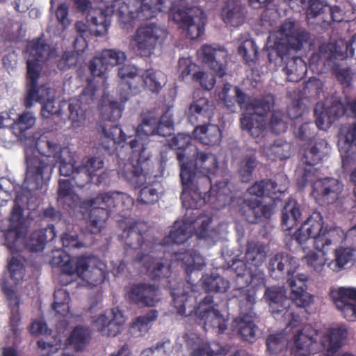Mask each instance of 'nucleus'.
I'll return each instance as SVG.
<instances>
[{
  "label": "nucleus",
  "instance_id": "f257e3e1",
  "mask_svg": "<svg viewBox=\"0 0 356 356\" xmlns=\"http://www.w3.org/2000/svg\"><path fill=\"white\" fill-rule=\"evenodd\" d=\"M118 76L121 79L120 87L124 94L120 95L121 103L111 101L102 111L104 122L102 126L101 145L109 154L116 155L119 164L118 174L128 182L139 184L145 181L147 177H162L167 161L165 157L161 155L157 170H154L153 162L145 155L144 144L137 136L127 143L126 134L116 124L122 116L123 104L133 95L132 80L138 76V69L134 65H124L119 68Z\"/></svg>",
  "mask_w": 356,
  "mask_h": 356
},
{
  "label": "nucleus",
  "instance_id": "f03ea898",
  "mask_svg": "<svg viewBox=\"0 0 356 356\" xmlns=\"http://www.w3.org/2000/svg\"><path fill=\"white\" fill-rule=\"evenodd\" d=\"M192 141L191 136L179 133L180 198L187 212L191 210V214L200 215L198 208L205 204L202 194L207 189L209 195L218 198L229 195L231 175L227 172L219 175L217 156L211 152H200Z\"/></svg>",
  "mask_w": 356,
  "mask_h": 356
},
{
  "label": "nucleus",
  "instance_id": "7ed1b4c3",
  "mask_svg": "<svg viewBox=\"0 0 356 356\" xmlns=\"http://www.w3.org/2000/svg\"><path fill=\"white\" fill-rule=\"evenodd\" d=\"M298 266L297 260L289 254L280 252L273 257L268 265L270 277L280 280L286 276L291 292L290 298H287L282 289L271 287L267 288L264 293L273 317L288 320V326L292 328L298 327L302 321L299 314L294 311V307L305 308L313 300L312 296L307 292V275L293 276Z\"/></svg>",
  "mask_w": 356,
  "mask_h": 356
},
{
  "label": "nucleus",
  "instance_id": "20e7f679",
  "mask_svg": "<svg viewBox=\"0 0 356 356\" xmlns=\"http://www.w3.org/2000/svg\"><path fill=\"white\" fill-rule=\"evenodd\" d=\"M178 220H175L173 225L169 227V231L161 242L154 238L147 239L146 224L137 222L132 218H125L119 220V227L122 230L120 238L124 241L125 248L134 250L140 249L142 252L138 253L135 261L143 263L146 273L151 280H159L168 278L171 275V262L166 258V254L170 257L177 256V252L170 253L168 247L178 243Z\"/></svg>",
  "mask_w": 356,
  "mask_h": 356
},
{
  "label": "nucleus",
  "instance_id": "39448f33",
  "mask_svg": "<svg viewBox=\"0 0 356 356\" xmlns=\"http://www.w3.org/2000/svg\"><path fill=\"white\" fill-rule=\"evenodd\" d=\"M64 150L58 143L41 136L35 142L33 154H26V172L24 187L31 191L41 189L44 181L49 179L56 163H60V175L71 178L79 165L74 159L67 162L62 158L61 153Z\"/></svg>",
  "mask_w": 356,
  "mask_h": 356
},
{
  "label": "nucleus",
  "instance_id": "423d86ee",
  "mask_svg": "<svg viewBox=\"0 0 356 356\" xmlns=\"http://www.w3.org/2000/svg\"><path fill=\"white\" fill-rule=\"evenodd\" d=\"M58 56L56 46H26V92L24 105L26 108H31L35 102L42 103L49 99L50 88L46 84L38 86V79L42 65Z\"/></svg>",
  "mask_w": 356,
  "mask_h": 356
},
{
  "label": "nucleus",
  "instance_id": "0eeeda50",
  "mask_svg": "<svg viewBox=\"0 0 356 356\" xmlns=\"http://www.w3.org/2000/svg\"><path fill=\"white\" fill-rule=\"evenodd\" d=\"M95 202L98 203L97 207L90 211L87 222V229L92 234H97L102 231L112 213L124 217V220L128 218L127 216L134 205L132 197L118 191L99 193L95 200L88 204L91 206Z\"/></svg>",
  "mask_w": 356,
  "mask_h": 356
},
{
  "label": "nucleus",
  "instance_id": "6e6552de",
  "mask_svg": "<svg viewBox=\"0 0 356 356\" xmlns=\"http://www.w3.org/2000/svg\"><path fill=\"white\" fill-rule=\"evenodd\" d=\"M238 105L246 111L240 118L241 127L253 138L259 137L265 130L266 117L273 109L275 97L270 93L257 97H248L241 88H236Z\"/></svg>",
  "mask_w": 356,
  "mask_h": 356
},
{
  "label": "nucleus",
  "instance_id": "1a4fd4ad",
  "mask_svg": "<svg viewBox=\"0 0 356 356\" xmlns=\"http://www.w3.org/2000/svg\"><path fill=\"white\" fill-rule=\"evenodd\" d=\"M195 298L188 293L179 295V316L194 318L195 322L202 325L207 330L210 327L218 333H223L227 329V319L217 309L218 304L212 296H207L195 305Z\"/></svg>",
  "mask_w": 356,
  "mask_h": 356
},
{
  "label": "nucleus",
  "instance_id": "9d476101",
  "mask_svg": "<svg viewBox=\"0 0 356 356\" xmlns=\"http://www.w3.org/2000/svg\"><path fill=\"white\" fill-rule=\"evenodd\" d=\"M318 47V52L314 53L309 60L310 66L319 73L330 71L341 84L349 86L352 81L350 70L341 68L340 63L354 56L353 46Z\"/></svg>",
  "mask_w": 356,
  "mask_h": 356
},
{
  "label": "nucleus",
  "instance_id": "9b49d317",
  "mask_svg": "<svg viewBox=\"0 0 356 356\" xmlns=\"http://www.w3.org/2000/svg\"><path fill=\"white\" fill-rule=\"evenodd\" d=\"M214 110L213 102L205 97L199 98L191 104L188 121L192 124H198L193 131V140H197L205 145L220 143L222 138L221 131L218 125L211 123Z\"/></svg>",
  "mask_w": 356,
  "mask_h": 356
},
{
  "label": "nucleus",
  "instance_id": "f8f14e48",
  "mask_svg": "<svg viewBox=\"0 0 356 356\" xmlns=\"http://www.w3.org/2000/svg\"><path fill=\"white\" fill-rule=\"evenodd\" d=\"M323 218L320 212H313L301 227L290 237L291 242L295 241L302 246L308 239H314L316 250H323L333 243L339 241L341 236L335 227L327 229L323 227Z\"/></svg>",
  "mask_w": 356,
  "mask_h": 356
},
{
  "label": "nucleus",
  "instance_id": "ddd939ff",
  "mask_svg": "<svg viewBox=\"0 0 356 356\" xmlns=\"http://www.w3.org/2000/svg\"><path fill=\"white\" fill-rule=\"evenodd\" d=\"M297 185L304 189L309 183H312V195L320 204H333L339 199L343 185L336 179L317 178V169L313 165H306L298 170Z\"/></svg>",
  "mask_w": 356,
  "mask_h": 356
},
{
  "label": "nucleus",
  "instance_id": "4468645a",
  "mask_svg": "<svg viewBox=\"0 0 356 356\" xmlns=\"http://www.w3.org/2000/svg\"><path fill=\"white\" fill-rule=\"evenodd\" d=\"M163 0H137L131 8L127 3H120L118 15L123 29L133 28L135 22L148 20L155 17L163 10Z\"/></svg>",
  "mask_w": 356,
  "mask_h": 356
},
{
  "label": "nucleus",
  "instance_id": "2eb2a0df",
  "mask_svg": "<svg viewBox=\"0 0 356 356\" xmlns=\"http://www.w3.org/2000/svg\"><path fill=\"white\" fill-rule=\"evenodd\" d=\"M313 40L312 34L292 17L286 18L268 38L273 44H314Z\"/></svg>",
  "mask_w": 356,
  "mask_h": 356
},
{
  "label": "nucleus",
  "instance_id": "dca6fc26",
  "mask_svg": "<svg viewBox=\"0 0 356 356\" xmlns=\"http://www.w3.org/2000/svg\"><path fill=\"white\" fill-rule=\"evenodd\" d=\"M73 3L78 12L86 15L91 33L97 36H103L107 33L109 19L114 13L113 6H106L105 9H98L92 7L90 0H73Z\"/></svg>",
  "mask_w": 356,
  "mask_h": 356
},
{
  "label": "nucleus",
  "instance_id": "f3484780",
  "mask_svg": "<svg viewBox=\"0 0 356 356\" xmlns=\"http://www.w3.org/2000/svg\"><path fill=\"white\" fill-rule=\"evenodd\" d=\"M24 231V209L15 201L9 218L0 219V233L4 237L8 246H10L22 236Z\"/></svg>",
  "mask_w": 356,
  "mask_h": 356
},
{
  "label": "nucleus",
  "instance_id": "a211bd4d",
  "mask_svg": "<svg viewBox=\"0 0 356 356\" xmlns=\"http://www.w3.org/2000/svg\"><path fill=\"white\" fill-rule=\"evenodd\" d=\"M140 118L141 123L136 132L141 131L147 136L159 135L166 137L171 136L174 131L172 118L165 115L159 118L153 111H147L142 113Z\"/></svg>",
  "mask_w": 356,
  "mask_h": 356
},
{
  "label": "nucleus",
  "instance_id": "6ab92c4d",
  "mask_svg": "<svg viewBox=\"0 0 356 356\" xmlns=\"http://www.w3.org/2000/svg\"><path fill=\"white\" fill-rule=\"evenodd\" d=\"M124 322L123 314L118 308H113L94 317L92 326L102 336L113 337L120 333Z\"/></svg>",
  "mask_w": 356,
  "mask_h": 356
},
{
  "label": "nucleus",
  "instance_id": "aec40b11",
  "mask_svg": "<svg viewBox=\"0 0 356 356\" xmlns=\"http://www.w3.org/2000/svg\"><path fill=\"white\" fill-rule=\"evenodd\" d=\"M330 298L348 321H356V288L339 287L331 289Z\"/></svg>",
  "mask_w": 356,
  "mask_h": 356
},
{
  "label": "nucleus",
  "instance_id": "412c9836",
  "mask_svg": "<svg viewBox=\"0 0 356 356\" xmlns=\"http://www.w3.org/2000/svg\"><path fill=\"white\" fill-rule=\"evenodd\" d=\"M318 331L306 325L298 330L293 336L291 353L293 356H309L317 350Z\"/></svg>",
  "mask_w": 356,
  "mask_h": 356
},
{
  "label": "nucleus",
  "instance_id": "4be33fe9",
  "mask_svg": "<svg viewBox=\"0 0 356 356\" xmlns=\"http://www.w3.org/2000/svg\"><path fill=\"white\" fill-rule=\"evenodd\" d=\"M126 297L130 303L139 307H154L159 300V288L151 284H134Z\"/></svg>",
  "mask_w": 356,
  "mask_h": 356
},
{
  "label": "nucleus",
  "instance_id": "5701e85b",
  "mask_svg": "<svg viewBox=\"0 0 356 356\" xmlns=\"http://www.w3.org/2000/svg\"><path fill=\"white\" fill-rule=\"evenodd\" d=\"M97 88L92 83L83 89L78 97H72L69 103V119L72 123L81 122L86 119V112L89 104L95 99Z\"/></svg>",
  "mask_w": 356,
  "mask_h": 356
},
{
  "label": "nucleus",
  "instance_id": "b1692460",
  "mask_svg": "<svg viewBox=\"0 0 356 356\" xmlns=\"http://www.w3.org/2000/svg\"><path fill=\"white\" fill-rule=\"evenodd\" d=\"M206 24L207 16L203 10L193 8L183 16L179 10V28H186V37L191 40H197L204 35Z\"/></svg>",
  "mask_w": 356,
  "mask_h": 356
},
{
  "label": "nucleus",
  "instance_id": "393cba45",
  "mask_svg": "<svg viewBox=\"0 0 356 356\" xmlns=\"http://www.w3.org/2000/svg\"><path fill=\"white\" fill-rule=\"evenodd\" d=\"M89 260L85 256L72 257L65 252L57 251L52 257L51 264L60 267L65 274L82 277L89 268Z\"/></svg>",
  "mask_w": 356,
  "mask_h": 356
},
{
  "label": "nucleus",
  "instance_id": "a878e982",
  "mask_svg": "<svg viewBox=\"0 0 356 356\" xmlns=\"http://www.w3.org/2000/svg\"><path fill=\"white\" fill-rule=\"evenodd\" d=\"M239 213L250 224L258 223L263 218L268 219L273 213V207L269 204H262L257 199H244L239 206Z\"/></svg>",
  "mask_w": 356,
  "mask_h": 356
},
{
  "label": "nucleus",
  "instance_id": "bb28decb",
  "mask_svg": "<svg viewBox=\"0 0 356 356\" xmlns=\"http://www.w3.org/2000/svg\"><path fill=\"white\" fill-rule=\"evenodd\" d=\"M256 318L255 312H250V314H240L232 321L233 330L242 340L250 343L254 342L259 333V329L254 323Z\"/></svg>",
  "mask_w": 356,
  "mask_h": 356
},
{
  "label": "nucleus",
  "instance_id": "cd10ccee",
  "mask_svg": "<svg viewBox=\"0 0 356 356\" xmlns=\"http://www.w3.org/2000/svg\"><path fill=\"white\" fill-rule=\"evenodd\" d=\"M218 49L213 48V46H202L198 51L202 62L207 65L217 76L223 77L226 74V67L222 63L220 57L225 59L227 53L224 49V46H218Z\"/></svg>",
  "mask_w": 356,
  "mask_h": 356
},
{
  "label": "nucleus",
  "instance_id": "c85d7f7f",
  "mask_svg": "<svg viewBox=\"0 0 356 356\" xmlns=\"http://www.w3.org/2000/svg\"><path fill=\"white\" fill-rule=\"evenodd\" d=\"M345 113V106L340 101L333 102L327 108H325L322 104L318 103L314 108L316 125L318 129H323L325 122L331 124Z\"/></svg>",
  "mask_w": 356,
  "mask_h": 356
},
{
  "label": "nucleus",
  "instance_id": "c756f323",
  "mask_svg": "<svg viewBox=\"0 0 356 356\" xmlns=\"http://www.w3.org/2000/svg\"><path fill=\"white\" fill-rule=\"evenodd\" d=\"M167 37V32L163 28L150 24L139 26L132 40L137 44L148 43L149 44H161Z\"/></svg>",
  "mask_w": 356,
  "mask_h": 356
},
{
  "label": "nucleus",
  "instance_id": "7c9ffc66",
  "mask_svg": "<svg viewBox=\"0 0 356 356\" xmlns=\"http://www.w3.org/2000/svg\"><path fill=\"white\" fill-rule=\"evenodd\" d=\"M54 225H48L44 229L35 230L25 240V246L31 252L42 251L45 244L56 237Z\"/></svg>",
  "mask_w": 356,
  "mask_h": 356
},
{
  "label": "nucleus",
  "instance_id": "2f4dec72",
  "mask_svg": "<svg viewBox=\"0 0 356 356\" xmlns=\"http://www.w3.org/2000/svg\"><path fill=\"white\" fill-rule=\"evenodd\" d=\"M302 210L300 204L294 199H289L282 210L281 225L282 229L289 231L300 220Z\"/></svg>",
  "mask_w": 356,
  "mask_h": 356
},
{
  "label": "nucleus",
  "instance_id": "473e14b6",
  "mask_svg": "<svg viewBox=\"0 0 356 356\" xmlns=\"http://www.w3.org/2000/svg\"><path fill=\"white\" fill-rule=\"evenodd\" d=\"M248 193L258 197L266 196L273 200L280 198L284 193L275 181L270 179H264L256 181L248 188Z\"/></svg>",
  "mask_w": 356,
  "mask_h": 356
},
{
  "label": "nucleus",
  "instance_id": "72a5a7b5",
  "mask_svg": "<svg viewBox=\"0 0 356 356\" xmlns=\"http://www.w3.org/2000/svg\"><path fill=\"white\" fill-rule=\"evenodd\" d=\"M223 22L232 26H238L243 23L245 14L242 5L235 0H229L222 9Z\"/></svg>",
  "mask_w": 356,
  "mask_h": 356
},
{
  "label": "nucleus",
  "instance_id": "f704fd0d",
  "mask_svg": "<svg viewBox=\"0 0 356 356\" xmlns=\"http://www.w3.org/2000/svg\"><path fill=\"white\" fill-rule=\"evenodd\" d=\"M284 64H286L284 71L289 81L298 82L307 72L306 63L300 56L291 57L289 55Z\"/></svg>",
  "mask_w": 356,
  "mask_h": 356
},
{
  "label": "nucleus",
  "instance_id": "c9c22d12",
  "mask_svg": "<svg viewBox=\"0 0 356 356\" xmlns=\"http://www.w3.org/2000/svg\"><path fill=\"white\" fill-rule=\"evenodd\" d=\"M303 46H264V52L267 54L268 61L276 66H281L287 60L291 51L297 52Z\"/></svg>",
  "mask_w": 356,
  "mask_h": 356
},
{
  "label": "nucleus",
  "instance_id": "e433bc0d",
  "mask_svg": "<svg viewBox=\"0 0 356 356\" xmlns=\"http://www.w3.org/2000/svg\"><path fill=\"white\" fill-rule=\"evenodd\" d=\"M356 261V250L350 248H339L334 251V259L327 266L334 272H339L349 264Z\"/></svg>",
  "mask_w": 356,
  "mask_h": 356
},
{
  "label": "nucleus",
  "instance_id": "4c0bfd02",
  "mask_svg": "<svg viewBox=\"0 0 356 356\" xmlns=\"http://www.w3.org/2000/svg\"><path fill=\"white\" fill-rule=\"evenodd\" d=\"M259 163L255 149H250L243 155L238 168V174L243 182L248 183L251 181L253 172Z\"/></svg>",
  "mask_w": 356,
  "mask_h": 356
},
{
  "label": "nucleus",
  "instance_id": "58836bf2",
  "mask_svg": "<svg viewBox=\"0 0 356 356\" xmlns=\"http://www.w3.org/2000/svg\"><path fill=\"white\" fill-rule=\"evenodd\" d=\"M91 339L89 327L82 325L76 326L67 339V344L70 345L76 351L83 350Z\"/></svg>",
  "mask_w": 356,
  "mask_h": 356
},
{
  "label": "nucleus",
  "instance_id": "ea45409f",
  "mask_svg": "<svg viewBox=\"0 0 356 356\" xmlns=\"http://www.w3.org/2000/svg\"><path fill=\"white\" fill-rule=\"evenodd\" d=\"M8 300V306L10 309V327L14 334L18 332V326L21 321L19 312L20 298L15 291L6 289L4 291Z\"/></svg>",
  "mask_w": 356,
  "mask_h": 356
},
{
  "label": "nucleus",
  "instance_id": "a19ab883",
  "mask_svg": "<svg viewBox=\"0 0 356 356\" xmlns=\"http://www.w3.org/2000/svg\"><path fill=\"white\" fill-rule=\"evenodd\" d=\"M234 296L239 302L240 314H250L254 312L256 291L253 287H241L235 290Z\"/></svg>",
  "mask_w": 356,
  "mask_h": 356
},
{
  "label": "nucleus",
  "instance_id": "79ce46f5",
  "mask_svg": "<svg viewBox=\"0 0 356 356\" xmlns=\"http://www.w3.org/2000/svg\"><path fill=\"white\" fill-rule=\"evenodd\" d=\"M266 257V252L262 244L255 241H248L246 245L245 261L247 264L254 267L262 265Z\"/></svg>",
  "mask_w": 356,
  "mask_h": 356
},
{
  "label": "nucleus",
  "instance_id": "37998d69",
  "mask_svg": "<svg viewBox=\"0 0 356 356\" xmlns=\"http://www.w3.org/2000/svg\"><path fill=\"white\" fill-rule=\"evenodd\" d=\"M327 143L324 140L311 143L309 146L304 149L302 157V163L306 165L315 166L323 157V149L326 147Z\"/></svg>",
  "mask_w": 356,
  "mask_h": 356
},
{
  "label": "nucleus",
  "instance_id": "c03bdc74",
  "mask_svg": "<svg viewBox=\"0 0 356 356\" xmlns=\"http://www.w3.org/2000/svg\"><path fill=\"white\" fill-rule=\"evenodd\" d=\"M202 287L207 292L225 293L229 288V282L218 275H204L202 277Z\"/></svg>",
  "mask_w": 356,
  "mask_h": 356
},
{
  "label": "nucleus",
  "instance_id": "a18cd8bd",
  "mask_svg": "<svg viewBox=\"0 0 356 356\" xmlns=\"http://www.w3.org/2000/svg\"><path fill=\"white\" fill-rule=\"evenodd\" d=\"M184 337L186 339L187 346L192 350L191 356H217L220 355L219 351L216 352L212 350L209 343H200L201 339L196 334H191V337L186 334Z\"/></svg>",
  "mask_w": 356,
  "mask_h": 356
},
{
  "label": "nucleus",
  "instance_id": "49530a36",
  "mask_svg": "<svg viewBox=\"0 0 356 356\" xmlns=\"http://www.w3.org/2000/svg\"><path fill=\"white\" fill-rule=\"evenodd\" d=\"M348 329L345 325H339L329 330L327 351L329 353L337 352L348 337Z\"/></svg>",
  "mask_w": 356,
  "mask_h": 356
},
{
  "label": "nucleus",
  "instance_id": "de8ad7c7",
  "mask_svg": "<svg viewBox=\"0 0 356 356\" xmlns=\"http://www.w3.org/2000/svg\"><path fill=\"white\" fill-rule=\"evenodd\" d=\"M95 200V197L90 198L89 200H81L79 196L75 193L66 195L63 197L61 200L60 198L57 199L58 203L60 206H61L65 210H71L76 209L77 208L83 209H93L95 207H97L98 203H94L92 205H89L88 203Z\"/></svg>",
  "mask_w": 356,
  "mask_h": 356
},
{
  "label": "nucleus",
  "instance_id": "09e8293b",
  "mask_svg": "<svg viewBox=\"0 0 356 356\" xmlns=\"http://www.w3.org/2000/svg\"><path fill=\"white\" fill-rule=\"evenodd\" d=\"M289 145L282 140H277L273 144L269 146H265L263 152L266 154L267 159L270 161L285 160L290 156V154L287 149Z\"/></svg>",
  "mask_w": 356,
  "mask_h": 356
},
{
  "label": "nucleus",
  "instance_id": "8fccbe9b",
  "mask_svg": "<svg viewBox=\"0 0 356 356\" xmlns=\"http://www.w3.org/2000/svg\"><path fill=\"white\" fill-rule=\"evenodd\" d=\"M158 312L152 309L143 316H140L131 324V329L139 332V335H143L148 332L152 323L157 319Z\"/></svg>",
  "mask_w": 356,
  "mask_h": 356
},
{
  "label": "nucleus",
  "instance_id": "3c124183",
  "mask_svg": "<svg viewBox=\"0 0 356 356\" xmlns=\"http://www.w3.org/2000/svg\"><path fill=\"white\" fill-rule=\"evenodd\" d=\"M236 88H240L233 87L230 83H224L222 91L218 93L219 99L231 112L235 111L236 103L238 104Z\"/></svg>",
  "mask_w": 356,
  "mask_h": 356
},
{
  "label": "nucleus",
  "instance_id": "603ef678",
  "mask_svg": "<svg viewBox=\"0 0 356 356\" xmlns=\"http://www.w3.org/2000/svg\"><path fill=\"white\" fill-rule=\"evenodd\" d=\"M320 252H309L305 257L307 264L317 273L321 274L325 270L326 263L325 254L328 247L323 250H318Z\"/></svg>",
  "mask_w": 356,
  "mask_h": 356
},
{
  "label": "nucleus",
  "instance_id": "864d4df0",
  "mask_svg": "<svg viewBox=\"0 0 356 356\" xmlns=\"http://www.w3.org/2000/svg\"><path fill=\"white\" fill-rule=\"evenodd\" d=\"M54 301L52 304V308L58 314L65 316L70 310L69 302L70 295L67 291L63 289L55 291L54 293Z\"/></svg>",
  "mask_w": 356,
  "mask_h": 356
},
{
  "label": "nucleus",
  "instance_id": "5fc2aeb1",
  "mask_svg": "<svg viewBox=\"0 0 356 356\" xmlns=\"http://www.w3.org/2000/svg\"><path fill=\"white\" fill-rule=\"evenodd\" d=\"M309 7L306 10V17L308 20L312 18L322 16L323 22L325 23V15L328 4L323 0H309Z\"/></svg>",
  "mask_w": 356,
  "mask_h": 356
},
{
  "label": "nucleus",
  "instance_id": "6e6d98bb",
  "mask_svg": "<svg viewBox=\"0 0 356 356\" xmlns=\"http://www.w3.org/2000/svg\"><path fill=\"white\" fill-rule=\"evenodd\" d=\"M163 76L161 72L155 71L152 69L147 70L143 74V79L145 86L153 92H159L162 88L161 77Z\"/></svg>",
  "mask_w": 356,
  "mask_h": 356
},
{
  "label": "nucleus",
  "instance_id": "4d7b16f0",
  "mask_svg": "<svg viewBox=\"0 0 356 356\" xmlns=\"http://www.w3.org/2000/svg\"><path fill=\"white\" fill-rule=\"evenodd\" d=\"M266 347L270 354H278L286 347L284 334L282 333L270 334L266 339Z\"/></svg>",
  "mask_w": 356,
  "mask_h": 356
},
{
  "label": "nucleus",
  "instance_id": "13d9d810",
  "mask_svg": "<svg viewBox=\"0 0 356 356\" xmlns=\"http://www.w3.org/2000/svg\"><path fill=\"white\" fill-rule=\"evenodd\" d=\"M81 55V53L75 49L65 51L61 58L57 63L58 68L64 71L76 65L80 60Z\"/></svg>",
  "mask_w": 356,
  "mask_h": 356
},
{
  "label": "nucleus",
  "instance_id": "bf43d9fd",
  "mask_svg": "<svg viewBox=\"0 0 356 356\" xmlns=\"http://www.w3.org/2000/svg\"><path fill=\"white\" fill-rule=\"evenodd\" d=\"M100 55L108 68L109 66L120 65L127 59L124 52L115 49H104Z\"/></svg>",
  "mask_w": 356,
  "mask_h": 356
},
{
  "label": "nucleus",
  "instance_id": "052dcab7",
  "mask_svg": "<svg viewBox=\"0 0 356 356\" xmlns=\"http://www.w3.org/2000/svg\"><path fill=\"white\" fill-rule=\"evenodd\" d=\"M70 179L75 186L80 188H83L86 184L92 182L93 180L91 172H88V170L83 168L82 165H79Z\"/></svg>",
  "mask_w": 356,
  "mask_h": 356
},
{
  "label": "nucleus",
  "instance_id": "680f3d73",
  "mask_svg": "<svg viewBox=\"0 0 356 356\" xmlns=\"http://www.w3.org/2000/svg\"><path fill=\"white\" fill-rule=\"evenodd\" d=\"M284 113L280 111H273L270 122L269 128L275 134H280L286 131L288 126L284 121Z\"/></svg>",
  "mask_w": 356,
  "mask_h": 356
},
{
  "label": "nucleus",
  "instance_id": "e2e57ef3",
  "mask_svg": "<svg viewBox=\"0 0 356 356\" xmlns=\"http://www.w3.org/2000/svg\"><path fill=\"white\" fill-rule=\"evenodd\" d=\"M159 200V193L151 186L143 187L139 193L138 202L143 204H153Z\"/></svg>",
  "mask_w": 356,
  "mask_h": 356
},
{
  "label": "nucleus",
  "instance_id": "0e129e2a",
  "mask_svg": "<svg viewBox=\"0 0 356 356\" xmlns=\"http://www.w3.org/2000/svg\"><path fill=\"white\" fill-rule=\"evenodd\" d=\"M8 270L11 279L16 283L23 280L25 273L24 264L16 257H12L8 263Z\"/></svg>",
  "mask_w": 356,
  "mask_h": 356
},
{
  "label": "nucleus",
  "instance_id": "69168bd1",
  "mask_svg": "<svg viewBox=\"0 0 356 356\" xmlns=\"http://www.w3.org/2000/svg\"><path fill=\"white\" fill-rule=\"evenodd\" d=\"M35 123V118L32 112L26 111L19 115L14 124L18 127L20 134H23L29 129L33 127Z\"/></svg>",
  "mask_w": 356,
  "mask_h": 356
},
{
  "label": "nucleus",
  "instance_id": "338daca9",
  "mask_svg": "<svg viewBox=\"0 0 356 356\" xmlns=\"http://www.w3.org/2000/svg\"><path fill=\"white\" fill-rule=\"evenodd\" d=\"M88 69L92 76L102 77L105 74L108 67L103 59H102V56L99 55L95 56L89 62Z\"/></svg>",
  "mask_w": 356,
  "mask_h": 356
},
{
  "label": "nucleus",
  "instance_id": "774afa93",
  "mask_svg": "<svg viewBox=\"0 0 356 356\" xmlns=\"http://www.w3.org/2000/svg\"><path fill=\"white\" fill-rule=\"evenodd\" d=\"M88 270V268L86 270V271L84 272V273H87L86 277H83V275L81 277L86 279L89 284L92 286H97L104 282L106 278V273L102 269L99 268H94L91 270Z\"/></svg>",
  "mask_w": 356,
  "mask_h": 356
}]
</instances>
